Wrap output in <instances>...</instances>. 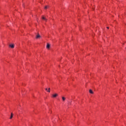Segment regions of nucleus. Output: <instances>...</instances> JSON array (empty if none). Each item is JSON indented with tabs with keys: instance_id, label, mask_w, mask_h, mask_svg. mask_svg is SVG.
I'll return each instance as SVG.
<instances>
[{
	"instance_id": "f257e3e1",
	"label": "nucleus",
	"mask_w": 126,
	"mask_h": 126,
	"mask_svg": "<svg viewBox=\"0 0 126 126\" xmlns=\"http://www.w3.org/2000/svg\"><path fill=\"white\" fill-rule=\"evenodd\" d=\"M36 39H39V38H41V35H40L39 33H38L36 36Z\"/></svg>"
},
{
	"instance_id": "f03ea898",
	"label": "nucleus",
	"mask_w": 126,
	"mask_h": 126,
	"mask_svg": "<svg viewBox=\"0 0 126 126\" xmlns=\"http://www.w3.org/2000/svg\"><path fill=\"white\" fill-rule=\"evenodd\" d=\"M58 95H59V94H54L52 95L53 98H56V97H57Z\"/></svg>"
},
{
	"instance_id": "7ed1b4c3",
	"label": "nucleus",
	"mask_w": 126,
	"mask_h": 126,
	"mask_svg": "<svg viewBox=\"0 0 126 126\" xmlns=\"http://www.w3.org/2000/svg\"><path fill=\"white\" fill-rule=\"evenodd\" d=\"M9 46L12 49H13V48H14V44H10Z\"/></svg>"
},
{
	"instance_id": "20e7f679",
	"label": "nucleus",
	"mask_w": 126,
	"mask_h": 126,
	"mask_svg": "<svg viewBox=\"0 0 126 126\" xmlns=\"http://www.w3.org/2000/svg\"><path fill=\"white\" fill-rule=\"evenodd\" d=\"M50 90H51V89L50 88L48 89V90L47 88L45 89L46 91H47V92H48L49 93H50Z\"/></svg>"
},
{
	"instance_id": "39448f33",
	"label": "nucleus",
	"mask_w": 126,
	"mask_h": 126,
	"mask_svg": "<svg viewBox=\"0 0 126 126\" xmlns=\"http://www.w3.org/2000/svg\"><path fill=\"white\" fill-rule=\"evenodd\" d=\"M50 44L47 43V46H46L47 49H50Z\"/></svg>"
},
{
	"instance_id": "423d86ee",
	"label": "nucleus",
	"mask_w": 126,
	"mask_h": 126,
	"mask_svg": "<svg viewBox=\"0 0 126 126\" xmlns=\"http://www.w3.org/2000/svg\"><path fill=\"white\" fill-rule=\"evenodd\" d=\"M89 92L91 94H94V92H93V91H92V90H90Z\"/></svg>"
},
{
	"instance_id": "0eeeda50",
	"label": "nucleus",
	"mask_w": 126,
	"mask_h": 126,
	"mask_svg": "<svg viewBox=\"0 0 126 126\" xmlns=\"http://www.w3.org/2000/svg\"><path fill=\"white\" fill-rule=\"evenodd\" d=\"M42 19L43 20H45V21H47V19H46V17H42Z\"/></svg>"
},
{
	"instance_id": "6e6552de",
	"label": "nucleus",
	"mask_w": 126,
	"mask_h": 126,
	"mask_svg": "<svg viewBox=\"0 0 126 126\" xmlns=\"http://www.w3.org/2000/svg\"><path fill=\"white\" fill-rule=\"evenodd\" d=\"M13 117V114L12 113L11 114V116L10 117V119H11Z\"/></svg>"
},
{
	"instance_id": "1a4fd4ad",
	"label": "nucleus",
	"mask_w": 126,
	"mask_h": 126,
	"mask_svg": "<svg viewBox=\"0 0 126 126\" xmlns=\"http://www.w3.org/2000/svg\"><path fill=\"white\" fill-rule=\"evenodd\" d=\"M62 99H63V101H64V100H65V97H62Z\"/></svg>"
},
{
	"instance_id": "9d476101",
	"label": "nucleus",
	"mask_w": 126,
	"mask_h": 126,
	"mask_svg": "<svg viewBox=\"0 0 126 126\" xmlns=\"http://www.w3.org/2000/svg\"><path fill=\"white\" fill-rule=\"evenodd\" d=\"M48 7H49V6H46L44 8L45 9H47V8H48Z\"/></svg>"
},
{
	"instance_id": "9b49d317",
	"label": "nucleus",
	"mask_w": 126,
	"mask_h": 126,
	"mask_svg": "<svg viewBox=\"0 0 126 126\" xmlns=\"http://www.w3.org/2000/svg\"><path fill=\"white\" fill-rule=\"evenodd\" d=\"M107 29H109V28L108 27H107Z\"/></svg>"
}]
</instances>
